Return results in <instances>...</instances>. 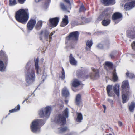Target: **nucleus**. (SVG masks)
<instances>
[{
    "label": "nucleus",
    "instance_id": "f704fd0d",
    "mask_svg": "<svg viewBox=\"0 0 135 135\" xmlns=\"http://www.w3.org/2000/svg\"><path fill=\"white\" fill-rule=\"evenodd\" d=\"M17 3V2L16 0H9V4L10 6H14Z\"/></svg>",
    "mask_w": 135,
    "mask_h": 135
},
{
    "label": "nucleus",
    "instance_id": "ddd939ff",
    "mask_svg": "<svg viewBox=\"0 0 135 135\" xmlns=\"http://www.w3.org/2000/svg\"><path fill=\"white\" fill-rule=\"evenodd\" d=\"M126 36L128 38L133 39L135 38V28H131L127 30Z\"/></svg>",
    "mask_w": 135,
    "mask_h": 135
},
{
    "label": "nucleus",
    "instance_id": "f257e3e1",
    "mask_svg": "<svg viewBox=\"0 0 135 135\" xmlns=\"http://www.w3.org/2000/svg\"><path fill=\"white\" fill-rule=\"evenodd\" d=\"M15 18L16 20L23 24H25L29 18L28 9H20L16 13Z\"/></svg>",
    "mask_w": 135,
    "mask_h": 135
},
{
    "label": "nucleus",
    "instance_id": "4c0bfd02",
    "mask_svg": "<svg viewBox=\"0 0 135 135\" xmlns=\"http://www.w3.org/2000/svg\"><path fill=\"white\" fill-rule=\"evenodd\" d=\"M85 10L86 9L84 7L83 4H82L80 8L79 12H84Z\"/></svg>",
    "mask_w": 135,
    "mask_h": 135
},
{
    "label": "nucleus",
    "instance_id": "bf43d9fd",
    "mask_svg": "<svg viewBox=\"0 0 135 135\" xmlns=\"http://www.w3.org/2000/svg\"><path fill=\"white\" fill-rule=\"evenodd\" d=\"M129 41H131V39H129Z\"/></svg>",
    "mask_w": 135,
    "mask_h": 135
},
{
    "label": "nucleus",
    "instance_id": "0eeeda50",
    "mask_svg": "<svg viewBox=\"0 0 135 135\" xmlns=\"http://www.w3.org/2000/svg\"><path fill=\"white\" fill-rule=\"evenodd\" d=\"M111 14V11L109 9H106L103 12V15L104 16H107V17L105 18L102 22V24L104 26H106L110 23V18Z\"/></svg>",
    "mask_w": 135,
    "mask_h": 135
},
{
    "label": "nucleus",
    "instance_id": "cd10ccee",
    "mask_svg": "<svg viewBox=\"0 0 135 135\" xmlns=\"http://www.w3.org/2000/svg\"><path fill=\"white\" fill-rule=\"evenodd\" d=\"M135 107V103L133 102H132L129 107V109L130 112H132L134 110Z\"/></svg>",
    "mask_w": 135,
    "mask_h": 135
},
{
    "label": "nucleus",
    "instance_id": "9b49d317",
    "mask_svg": "<svg viewBox=\"0 0 135 135\" xmlns=\"http://www.w3.org/2000/svg\"><path fill=\"white\" fill-rule=\"evenodd\" d=\"M122 15L119 12L114 13L112 15V18L114 22L117 23L120 22L122 19Z\"/></svg>",
    "mask_w": 135,
    "mask_h": 135
},
{
    "label": "nucleus",
    "instance_id": "0e129e2a",
    "mask_svg": "<svg viewBox=\"0 0 135 135\" xmlns=\"http://www.w3.org/2000/svg\"><path fill=\"white\" fill-rule=\"evenodd\" d=\"M44 77V76H42V77Z\"/></svg>",
    "mask_w": 135,
    "mask_h": 135
},
{
    "label": "nucleus",
    "instance_id": "7c9ffc66",
    "mask_svg": "<svg viewBox=\"0 0 135 135\" xmlns=\"http://www.w3.org/2000/svg\"><path fill=\"white\" fill-rule=\"evenodd\" d=\"M20 109V106L19 104L17 105V106L14 109H12V110H9V112L10 113H13L15 112L19 111Z\"/></svg>",
    "mask_w": 135,
    "mask_h": 135
},
{
    "label": "nucleus",
    "instance_id": "dca6fc26",
    "mask_svg": "<svg viewBox=\"0 0 135 135\" xmlns=\"http://www.w3.org/2000/svg\"><path fill=\"white\" fill-rule=\"evenodd\" d=\"M134 6H135V1H133L130 2L126 3L124 6V8L126 10H129Z\"/></svg>",
    "mask_w": 135,
    "mask_h": 135
},
{
    "label": "nucleus",
    "instance_id": "6e6d98bb",
    "mask_svg": "<svg viewBox=\"0 0 135 135\" xmlns=\"http://www.w3.org/2000/svg\"><path fill=\"white\" fill-rule=\"evenodd\" d=\"M25 101H26L25 100L23 101L22 103L23 104Z\"/></svg>",
    "mask_w": 135,
    "mask_h": 135
},
{
    "label": "nucleus",
    "instance_id": "4be33fe9",
    "mask_svg": "<svg viewBox=\"0 0 135 135\" xmlns=\"http://www.w3.org/2000/svg\"><path fill=\"white\" fill-rule=\"evenodd\" d=\"M38 61L39 59L38 58H37L35 61V69L36 70V73L38 74H39V70H40L38 64Z\"/></svg>",
    "mask_w": 135,
    "mask_h": 135
},
{
    "label": "nucleus",
    "instance_id": "2eb2a0df",
    "mask_svg": "<svg viewBox=\"0 0 135 135\" xmlns=\"http://www.w3.org/2000/svg\"><path fill=\"white\" fill-rule=\"evenodd\" d=\"M59 21V18L58 17L51 18L49 20L50 25L53 27H55L57 26Z\"/></svg>",
    "mask_w": 135,
    "mask_h": 135
},
{
    "label": "nucleus",
    "instance_id": "412c9836",
    "mask_svg": "<svg viewBox=\"0 0 135 135\" xmlns=\"http://www.w3.org/2000/svg\"><path fill=\"white\" fill-rule=\"evenodd\" d=\"M91 40H88L86 42V49L87 51H90L92 45Z\"/></svg>",
    "mask_w": 135,
    "mask_h": 135
},
{
    "label": "nucleus",
    "instance_id": "c85d7f7f",
    "mask_svg": "<svg viewBox=\"0 0 135 135\" xmlns=\"http://www.w3.org/2000/svg\"><path fill=\"white\" fill-rule=\"evenodd\" d=\"M68 129L67 127H65L64 128H58L57 129L56 131V132L57 133H62L65 131H66Z\"/></svg>",
    "mask_w": 135,
    "mask_h": 135
},
{
    "label": "nucleus",
    "instance_id": "f8f14e48",
    "mask_svg": "<svg viewBox=\"0 0 135 135\" xmlns=\"http://www.w3.org/2000/svg\"><path fill=\"white\" fill-rule=\"evenodd\" d=\"M36 21L35 19H31L28 21L27 25V30L31 31L34 28Z\"/></svg>",
    "mask_w": 135,
    "mask_h": 135
},
{
    "label": "nucleus",
    "instance_id": "79ce46f5",
    "mask_svg": "<svg viewBox=\"0 0 135 135\" xmlns=\"http://www.w3.org/2000/svg\"><path fill=\"white\" fill-rule=\"evenodd\" d=\"M132 47L133 49L135 50V41H133L131 44Z\"/></svg>",
    "mask_w": 135,
    "mask_h": 135
},
{
    "label": "nucleus",
    "instance_id": "6ab92c4d",
    "mask_svg": "<svg viewBox=\"0 0 135 135\" xmlns=\"http://www.w3.org/2000/svg\"><path fill=\"white\" fill-rule=\"evenodd\" d=\"M65 18L62 19V21L61 23V26L64 27L68 23V17L66 15H65Z\"/></svg>",
    "mask_w": 135,
    "mask_h": 135
},
{
    "label": "nucleus",
    "instance_id": "37998d69",
    "mask_svg": "<svg viewBox=\"0 0 135 135\" xmlns=\"http://www.w3.org/2000/svg\"><path fill=\"white\" fill-rule=\"evenodd\" d=\"M55 33V31H54L52 32L51 34L49 36V38L50 39V41H51V39L52 38V36L53 35L54 33Z\"/></svg>",
    "mask_w": 135,
    "mask_h": 135
},
{
    "label": "nucleus",
    "instance_id": "4468645a",
    "mask_svg": "<svg viewBox=\"0 0 135 135\" xmlns=\"http://www.w3.org/2000/svg\"><path fill=\"white\" fill-rule=\"evenodd\" d=\"M0 59L3 60V61L6 66H7L8 61V57L4 52L1 50L0 51Z\"/></svg>",
    "mask_w": 135,
    "mask_h": 135
},
{
    "label": "nucleus",
    "instance_id": "423d86ee",
    "mask_svg": "<svg viewBox=\"0 0 135 135\" xmlns=\"http://www.w3.org/2000/svg\"><path fill=\"white\" fill-rule=\"evenodd\" d=\"M52 108L51 106H47L42 108L39 111V115L41 117H48L50 114Z\"/></svg>",
    "mask_w": 135,
    "mask_h": 135
},
{
    "label": "nucleus",
    "instance_id": "473e14b6",
    "mask_svg": "<svg viewBox=\"0 0 135 135\" xmlns=\"http://www.w3.org/2000/svg\"><path fill=\"white\" fill-rule=\"evenodd\" d=\"M113 79L114 81H116L118 79V77L117 75L116 70H115L113 72Z\"/></svg>",
    "mask_w": 135,
    "mask_h": 135
},
{
    "label": "nucleus",
    "instance_id": "c9c22d12",
    "mask_svg": "<svg viewBox=\"0 0 135 135\" xmlns=\"http://www.w3.org/2000/svg\"><path fill=\"white\" fill-rule=\"evenodd\" d=\"M126 75L127 77H129L130 78H133L135 77V76L133 73H130L128 72L126 73Z\"/></svg>",
    "mask_w": 135,
    "mask_h": 135
},
{
    "label": "nucleus",
    "instance_id": "052dcab7",
    "mask_svg": "<svg viewBox=\"0 0 135 135\" xmlns=\"http://www.w3.org/2000/svg\"><path fill=\"white\" fill-rule=\"evenodd\" d=\"M61 106H62V107H63V105H61Z\"/></svg>",
    "mask_w": 135,
    "mask_h": 135
},
{
    "label": "nucleus",
    "instance_id": "f03ea898",
    "mask_svg": "<svg viewBox=\"0 0 135 135\" xmlns=\"http://www.w3.org/2000/svg\"><path fill=\"white\" fill-rule=\"evenodd\" d=\"M122 88L123 89L122 90V98L123 100V102L124 103H126L128 99L129 92L128 91H127L126 93L125 91L126 89L128 90L129 89V85L128 81L126 80L123 81L122 84Z\"/></svg>",
    "mask_w": 135,
    "mask_h": 135
},
{
    "label": "nucleus",
    "instance_id": "680f3d73",
    "mask_svg": "<svg viewBox=\"0 0 135 135\" xmlns=\"http://www.w3.org/2000/svg\"><path fill=\"white\" fill-rule=\"evenodd\" d=\"M28 64H27L26 65V66H28Z\"/></svg>",
    "mask_w": 135,
    "mask_h": 135
},
{
    "label": "nucleus",
    "instance_id": "b1692460",
    "mask_svg": "<svg viewBox=\"0 0 135 135\" xmlns=\"http://www.w3.org/2000/svg\"><path fill=\"white\" fill-rule=\"evenodd\" d=\"M62 93L63 95L68 97L69 95V93L68 89L66 87L64 88L62 91Z\"/></svg>",
    "mask_w": 135,
    "mask_h": 135
},
{
    "label": "nucleus",
    "instance_id": "8fccbe9b",
    "mask_svg": "<svg viewBox=\"0 0 135 135\" xmlns=\"http://www.w3.org/2000/svg\"><path fill=\"white\" fill-rule=\"evenodd\" d=\"M30 95H28V97H26L25 99V100L26 101H27V100H28V99L29 98H30Z\"/></svg>",
    "mask_w": 135,
    "mask_h": 135
},
{
    "label": "nucleus",
    "instance_id": "bb28decb",
    "mask_svg": "<svg viewBox=\"0 0 135 135\" xmlns=\"http://www.w3.org/2000/svg\"><path fill=\"white\" fill-rule=\"evenodd\" d=\"M43 22L41 20L39 21L37 23L36 26V28L37 30H39L42 27Z\"/></svg>",
    "mask_w": 135,
    "mask_h": 135
},
{
    "label": "nucleus",
    "instance_id": "de8ad7c7",
    "mask_svg": "<svg viewBox=\"0 0 135 135\" xmlns=\"http://www.w3.org/2000/svg\"><path fill=\"white\" fill-rule=\"evenodd\" d=\"M128 56H129L131 57H133L135 59V55H132L130 54H128Z\"/></svg>",
    "mask_w": 135,
    "mask_h": 135
},
{
    "label": "nucleus",
    "instance_id": "e2e57ef3",
    "mask_svg": "<svg viewBox=\"0 0 135 135\" xmlns=\"http://www.w3.org/2000/svg\"><path fill=\"white\" fill-rule=\"evenodd\" d=\"M105 110H104V112H105Z\"/></svg>",
    "mask_w": 135,
    "mask_h": 135
},
{
    "label": "nucleus",
    "instance_id": "aec40b11",
    "mask_svg": "<svg viewBox=\"0 0 135 135\" xmlns=\"http://www.w3.org/2000/svg\"><path fill=\"white\" fill-rule=\"evenodd\" d=\"M69 61L70 63L72 65L75 66L77 64V61L73 56L71 54H70L69 56Z\"/></svg>",
    "mask_w": 135,
    "mask_h": 135
},
{
    "label": "nucleus",
    "instance_id": "864d4df0",
    "mask_svg": "<svg viewBox=\"0 0 135 135\" xmlns=\"http://www.w3.org/2000/svg\"><path fill=\"white\" fill-rule=\"evenodd\" d=\"M68 100H65V102L66 104H67L68 103Z\"/></svg>",
    "mask_w": 135,
    "mask_h": 135
},
{
    "label": "nucleus",
    "instance_id": "393cba45",
    "mask_svg": "<svg viewBox=\"0 0 135 135\" xmlns=\"http://www.w3.org/2000/svg\"><path fill=\"white\" fill-rule=\"evenodd\" d=\"M80 84V82L77 79L73 80L72 83V86L74 87H76Z\"/></svg>",
    "mask_w": 135,
    "mask_h": 135
},
{
    "label": "nucleus",
    "instance_id": "c03bdc74",
    "mask_svg": "<svg viewBox=\"0 0 135 135\" xmlns=\"http://www.w3.org/2000/svg\"><path fill=\"white\" fill-rule=\"evenodd\" d=\"M65 1L66 3H68L69 4V8L70 9H71V3L70 2L69 0H64Z\"/></svg>",
    "mask_w": 135,
    "mask_h": 135
},
{
    "label": "nucleus",
    "instance_id": "ea45409f",
    "mask_svg": "<svg viewBox=\"0 0 135 135\" xmlns=\"http://www.w3.org/2000/svg\"><path fill=\"white\" fill-rule=\"evenodd\" d=\"M49 3V2H48L46 4H44L43 6V8L44 9H46L48 7V5Z\"/></svg>",
    "mask_w": 135,
    "mask_h": 135
},
{
    "label": "nucleus",
    "instance_id": "20e7f679",
    "mask_svg": "<svg viewBox=\"0 0 135 135\" xmlns=\"http://www.w3.org/2000/svg\"><path fill=\"white\" fill-rule=\"evenodd\" d=\"M44 124L43 121L41 120L36 119L33 120L31 125V131L34 133H37L40 131V125Z\"/></svg>",
    "mask_w": 135,
    "mask_h": 135
},
{
    "label": "nucleus",
    "instance_id": "7ed1b4c3",
    "mask_svg": "<svg viewBox=\"0 0 135 135\" xmlns=\"http://www.w3.org/2000/svg\"><path fill=\"white\" fill-rule=\"evenodd\" d=\"M68 109L67 108L63 112L62 115L59 114L55 117V121L60 125L64 124L66 122V119L64 116L65 115L66 117L68 118Z\"/></svg>",
    "mask_w": 135,
    "mask_h": 135
},
{
    "label": "nucleus",
    "instance_id": "58836bf2",
    "mask_svg": "<svg viewBox=\"0 0 135 135\" xmlns=\"http://www.w3.org/2000/svg\"><path fill=\"white\" fill-rule=\"evenodd\" d=\"M62 75L61 76V78L63 80H64L65 77V74L64 69H62L61 72Z\"/></svg>",
    "mask_w": 135,
    "mask_h": 135
},
{
    "label": "nucleus",
    "instance_id": "e433bc0d",
    "mask_svg": "<svg viewBox=\"0 0 135 135\" xmlns=\"http://www.w3.org/2000/svg\"><path fill=\"white\" fill-rule=\"evenodd\" d=\"M105 64L108 67L111 68L113 66L112 64L110 62L107 61L105 62Z\"/></svg>",
    "mask_w": 135,
    "mask_h": 135
},
{
    "label": "nucleus",
    "instance_id": "1a4fd4ad",
    "mask_svg": "<svg viewBox=\"0 0 135 135\" xmlns=\"http://www.w3.org/2000/svg\"><path fill=\"white\" fill-rule=\"evenodd\" d=\"M78 36L79 33L78 31L73 32L70 34L66 39L70 41H73L75 43V41L77 40Z\"/></svg>",
    "mask_w": 135,
    "mask_h": 135
},
{
    "label": "nucleus",
    "instance_id": "f3484780",
    "mask_svg": "<svg viewBox=\"0 0 135 135\" xmlns=\"http://www.w3.org/2000/svg\"><path fill=\"white\" fill-rule=\"evenodd\" d=\"M102 1L106 6L114 4L115 3V0H102Z\"/></svg>",
    "mask_w": 135,
    "mask_h": 135
},
{
    "label": "nucleus",
    "instance_id": "a878e982",
    "mask_svg": "<svg viewBox=\"0 0 135 135\" xmlns=\"http://www.w3.org/2000/svg\"><path fill=\"white\" fill-rule=\"evenodd\" d=\"M81 101V96L79 94H78L76 98L75 103L78 105H79Z\"/></svg>",
    "mask_w": 135,
    "mask_h": 135
},
{
    "label": "nucleus",
    "instance_id": "a18cd8bd",
    "mask_svg": "<svg viewBox=\"0 0 135 135\" xmlns=\"http://www.w3.org/2000/svg\"><path fill=\"white\" fill-rule=\"evenodd\" d=\"M19 3L21 4H23L24 3L26 0H18Z\"/></svg>",
    "mask_w": 135,
    "mask_h": 135
},
{
    "label": "nucleus",
    "instance_id": "c756f323",
    "mask_svg": "<svg viewBox=\"0 0 135 135\" xmlns=\"http://www.w3.org/2000/svg\"><path fill=\"white\" fill-rule=\"evenodd\" d=\"M112 86L111 85H108L107 87V92L108 96H112V94L111 93L110 91L112 89Z\"/></svg>",
    "mask_w": 135,
    "mask_h": 135
},
{
    "label": "nucleus",
    "instance_id": "3c124183",
    "mask_svg": "<svg viewBox=\"0 0 135 135\" xmlns=\"http://www.w3.org/2000/svg\"><path fill=\"white\" fill-rule=\"evenodd\" d=\"M118 124L119 126H121L122 125V122L120 121H119L118 122Z\"/></svg>",
    "mask_w": 135,
    "mask_h": 135
},
{
    "label": "nucleus",
    "instance_id": "a211bd4d",
    "mask_svg": "<svg viewBox=\"0 0 135 135\" xmlns=\"http://www.w3.org/2000/svg\"><path fill=\"white\" fill-rule=\"evenodd\" d=\"M114 91L117 96H119V85L118 84H115L113 86Z\"/></svg>",
    "mask_w": 135,
    "mask_h": 135
},
{
    "label": "nucleus",
    "instance_id": "a19ab883",
    "mask_svg": "<svg viewBox=\"0 0 135 135\" xmlns=\"http://www.w3.org/2000/svg\"><path fill=\"white\" fill-rule=\"evenodd\" d=\"M103 45L102 44H98L97 45V47L98 48L101 49L103 47Z\"/></svg>",
    "mask_w": 135,
    "mask_h": 135
},
{
    "label": "nucleus",
    "instance_id": "5701e85b",
    "mask_svg": "<svg viewBox=\"0 0 135 135\" xmlns=\"http://www.w3.org/2000/svg\"><path fill=\"white\" fill-rule=\"evenodd\" d=\"M6 66L4 64L2 61L0 60V71H4L6 68Z\"/></svg>",
    "mask_w": 135,
    "mask_h": 135
},
{
    "label": "nucleus",
    "instance_id": "09e8293b",
    "mask_svg": "<svg viewBox=\"0 0 135 135\" xmlns=\"http://www.w3.org/2000/svg\"><path fill=\"white\" fill-rule=\"evenodd\" d=\"M109 56L112 59L114 58V55L113 54L111 53L110 54Z\"/></svg>",
    "mask_w": 135,
    "mask_h": 135
},
{
    "label": "nucleus",
    "instance_id": "4d7b16f0",
    "mask_svg": "<svg viewBox=\"0 0 135 135\" xmlns=\"http://www.w3.org/2000/svg\"><path fill=\"white\" fill-rule=\"evenodd\" d=\"M71 135V133H70L68 134V135Z\"/></svg>",
    "mask_w": 135,
    "mask_h": 135
},
{
    "label": "nucleus",
    "instance_id": "2f4dec72",
    "mask_svg": "<svg viewBox=\"0 0 135 135\" xmlns=\"http://www.w3.org/2000/svg\"><path fill=\"white\" fill-rule=\"evenodd\" d=\"M77 114L76 121L77 122H80L83 119L82 115L81 113H78Z\"/></svg>",
    "mask_w": 135,
    "mask_h": 135
},
{
    "label": "nucleus",
    "instance_id": "603ef678",
    "mask_svg": "<svg viewBox=\"0 0 135 135\" xmlns=\"http://www.w3.org/2000/svg\"><path fill=\"white\" fill-rule=\"evenodd\" d=\"M103 107L104 108V110H105V109H106V106L105 105H103Z\"/></svg>",
    "mask_w": 135,
    "mask_h": 135
},
{
    "label": "nucleus",
    "instance_id": "49530a36",
    "mask_svg": "<svg viewBox=\"0 0 135 135\" xmlns=\"http://www.w3.org/2000/svg\"><path fill=\"white\" fill-rule=\"evenodd\" d=\"M107 101L110 103V104L114 103L113 100L112 99H107Z\"/></svg>",
    "mask_w": 135,
    "mask_h": 135
},
{
    "label": "nucleus",
    "instance_id": "13d9d810",
    "mask_svg": "<svg viewBox=\"0 0 135 135\" xmlns=\"http://www.w3.org/2000/svg\"><path fill=\"white\" fill-rule=\"evenodd\" d=\"M83 18H84V17H81V18L82 19H83Z\"/></svg>",
    "mask_w": 135,
    "mask_h": 135
},
{
    "label": "nucleus",
    "instance_id": "6e6552de",
    "mask_svg": "<svg viewBox=\"0 0 135 135\" xmlns=\"http://www.w3.org/2000/svg\"><path fill=\"white\" fill-rule=\"evenodd\" d=\"M91 70L93 73H90L89 75L86 76V78H90L93 79H95L99 77V71L98 70L93 68H91Z\"/></svg>",
    "mask_w": 135,
    "mask_h": 135
},
{
    "label": "nucleus",
    "instance_id": "5fc2aeb1",
    "mask_svg": "<svg viewBox=\"0 0 135 135\" xmlns=\"http://www.w3.org/2000/svg\"><path fill=\"white\" fill-rule=\"evenodd\" d=\"M113 103H112V104H110L111 106L112 107H114L113 105Z\"/></svg>",
    "mask_w": 135,
    "mask_h": 135
},
{
    "label": "nucleus",
    "instance_id": "9d476101",
    "mask_svg": "<svg viewBox=\"0 0 135 135\" xmlns=\"http://www.w3.org/2000/svg\"><path fill=\"white\" fill-rule=\"evenodd\" d=\"M49 32L47 30L41 31L40 35V40L42 41H48V40Z\"/></svg>",
    "mask_w": 135,
    "mask_h": 135
},
{
    "label": "nucleus",
    "instance_id": "72a5a7b5",
    "mask_svg": "<svg viewBox=\"0 0 135 135\" xmlns=\"http://www.w3.org/2000/svg\"><path fill=\"white\" fill-rule=\"evenodd\" d=\"M60 6L61 8L63 10L67 11L68 10V8L66 7L63 3H60Z\"/></svg>",
    "mask_w": 135,
    "mask_h": 135
},
{
    "label": "nucleus",
    "instance_id": "39448f33",
    "mask_svg": "<svg viewBox=\"0 0 135 135\" xmlns=\"http://www.w3.org/2000/svg\"><path fill=\"white\" fill-rule=\"evenodd\" d=\"M35 71L32 69H29L26 73L25 75V80L26 83L30 84L35 80Z\"/></svg>",
    "mask_w": 135,
    "mask_h": 135
}]
</instances>
